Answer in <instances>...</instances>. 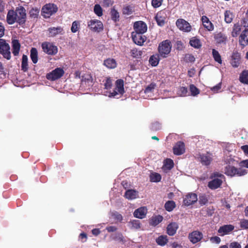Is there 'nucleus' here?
<instances>
[{
    "label": "nucleus",
    "instance_id": "nucleus-1",
    "mask_svg": "<svg viewBox=\"0 0 248 248\" xmlns=\"http://www.w3.org/2000/svg\"><path fill=\"white\" fill-rule=\"evenodd\" d=\"M27 15L25 8L20 6L16 10H9L6 16V21L9 25L17 22L20 25H24L26 21Z\"/></svg>",
    "mask_w": 248,
    "mask_h": 248
},
{
    "label": "nucleus",
    "instance_id": "nucleus-2",
    "mask_svg": "<svg viewBox=\"0 0 248 248\" xmlns=\"http://www.w3.org/2000/svg\"><path fill=\"white\" fill-rule=\"evenodd\" d=\"M171 43L170 40H165L159 43L158 51L160 57L167 58L170 53L171 49Z\"/></svg>",
    "mask_w": 248,
    "mask_h": 248
},
{
    "label": "nucleus",
    "instance_id": "nucleus-3",
    "mask_svg": "<svg viewBox=\"0 0 248 248\" xmlns=\"http://www.w3.org/2000/svg\"><path fill=\"white\" fill-rule=\"evenodd\" d=\"M223 174L218 172H214L211 176L210 178L212 180L208 183V187L212 189H216L220 187L222 184V180L219 178L223 177Z\"/></svg>",
    "mask_w": 248,
    "mask_h": 248
},
{
    "label": "nucleus",
    "instance_id": "nucleus-4",
    "mask_svg": "<svg viewBox=\"0 0 248 248\" xmlns=\"http://www.w3.org/2000/svg\"><path fill=\"white\" fill-rule=\"evenodd\" d=\"M225 173L228 176L231 177L237 175L238 176H241L246 175L248 173V170L243 169H237L234 166L231 165H227L225 168Z\"/></svg>",
    "mask_w": 248,
    "mask_h": 248
},
{
    "label": "nucleus",
    "instance_id": "nucleus-5",
    "mask_svg": "<svg viewBox=\"0 0 248 248\" xmlns=\"http://www.w3.org/2000/svg\"><path fill=\"white\" fill-rule=\"evenodd\" d=\"M58 11L57 6L53 3H47L43 6L42 8V15L46 17H49Z\"/></svg>",
    "mask_w": 248,
    "mask_h": 248
},
{
    "label": "nucleus",
    "instance_id": "nucleus-6",
    "mask_svg": "<svg viewBox=\"0 0 248 248\" xmlns=\"http://www.w3.org/2000/svg\"><path fill=\"white\" fill-rule=\"evenodd\" d=\"M0 54L8 60L11 59L10 46L6 41L2 39H0Z\"/></svg>",
    "mask_w": 248,
    "mask_h": 248
},
{
    "label": "nucleus",
    "instance_id": "nucleus-7",
    "mask_svg": "<svg viewBox=\"0 0 248 248\" xmlns=\"http://www.w3.org/2000/svg\"><path fill=\"white\" fill-rule=\"evenodd\" d=\"M64 71L62 68L58 67L46 75V78L50 81H55L62 77Z\"/></svg>",
    "mask_w": 248,
    "mask_h": 248
},
{
    "label": "nucleus",
    "instance_id": "nucleus-8",
    "mask_svg": "<svg viewBox=\"0 0 248 248\" xmlns=\"http://www.w3.org/2000/svg\"><path fill=\"white\" fill-rule=\"evenodd\" d=\"M41 47L43 51L49 55H55L58 52L57 47L50 42H45L42 43Z\"/></svg>",
    "mask_w": 248,
    "mask_h": 248
},
{
    "label": "nucleus",
    "instance_id": "nucleus-9",
    "mask_svg": "<svg viewBox=\"0 0 248 248\" xmlns=\"http://www.w3.org/2000/svg\"><path fill=\"white\" fill-rule=\"evenodd\" d=\"M88 27L90 30L95 32H100L103 29L102 22L97 19H91L88 22Z\"/></svg>",
    "mask_w": 248,
    "mask_h": 248
},
{
    "label": "nucleus",
    "instance_id": "nucleus-10",
    "mask_svg": "<svg viewBox=\"0 0 248 248\" xmlns=\"http://www.w3.org/2000/svg\"><path fill=\"white\" fill-rule=\"evenodd\" d=\"M176 25L180 30L184 32H190L192 29L190 24L182 18H179L176 20Z\"/></svg>",
    "mask_w": 248,
    "mask_h": 248
},
{
    "label": "nucleus",
    "instance_id": "nucleus-11",
    "mask_svg": "<svg viewBox=\"0 0 248 248\" xmlns=\"http://www.w3.org/2000/svg\"><path fill=\"white\" fill-rule=\"evenodd\" d=\"M134 31L132 32L144 34L147 30L146 24L142 21H138L134 23L133 25Z\"/></svg>",
    "mask_w": 248,
    "mask_h": 248
},
{
    "label": "nucleus",
    "instance_id": "nucleus-12",
    "mask_svg": "<svg viewBox=\"0 0 248 248\" xmlns=\"http://www.w3.org/2000/svg\"><path fill=\"white\" fill-rule=\"evenodd\" d=\"M131 37L133 42L137 45L142 46L146 41L147 38L143 33L132 32Z\"/></svg>",
    "mask_w": 248,
    "mask_h": 248
},
{
    "label": "nucleus",
    "instance_id": "nucleus-13",
    "mask_svg": "<svg viewBox=\"0 0 248 248\" xmlns=\"http://www.w3.org/2000/svg\"><path fill=\"white\" fill-rule=\"evenodd\" d=\"M189 241L193 244L200 242L203 238L202 233L199 231H194L189 233L188 236Z\"/></svg>",
    "mask_w": 248,
    "mask_h": 248
},
{
    "label": "nucleus",
    "instance_id": "nucleus-14",
    "mask_svg": "<svg viewBox=\"0 0 248 248\" xmlns=\"http://www.w3.org/2000/svg\"><path fill=\"white\" fill-rule=\"evenodd\" d=\"M200 162L202 165L209 166L213 160V155L210 152L200 155Z\"/></svg>",
    "mask_w": 248,
    "mask_h": 248
},
{
    "label": "nucleus",
    "instance_id": "nucleus-15",
    "mask_svg": "<svg viewBox=\"0 0 248 248\" xmlns=\"http://www.w3.org/2000/svg\"><path fill=\"white\" fill-rule=\"evenodd\" d=\"M173 153L175 155H180L185 152V143L181 141L177 142L173 147Z\"/></svg>",
    "mask_w": 248,
    "mask_h": 248
},
{
    "label": "nucleus",
    "instance_id": "nucleus-16",
    "mask_svg": "<svg viewBox=\"0 0 248 248\" xmlns=\"http://www.w3.org/2000/svg\"><path fill=\"white\" fill-rule=\"evenodd\" d=\"M197 195L195 193H189L186 195L184 199V204L186 206H189L194 203L197 201Z\"/></svg>",
    "mask_w": 248,
    "mask_h": 248
},
{
    "label": "nucleus",
    "instance_id": "nucleus-17",
    "mask_svg": "<svg viewBox=\"0 0 248 248\" xmlns=\"http://www.w3.org/2000/svg\"><path fill=\"white\" fill-rule=\"evenodd\" d=\"M49 37H54L58 34H63V29L62 27L59 26L57 27H50L47 30Z\"/></svg>",
    "mask_w": 248,
    "mask_h": 248
},
{
    "label": "nucleus",
    "instance_id": "nucleus-18",
    "mask_svg": "<svg viewBox=\"0 0 248 248\" xmlns=\"http://www.w3.org/2000/svg\"><path fill=\"white\" fill-rule=\"evenodd\" d=\"M240 55L236 51L232 52L231 56V63L233 67H238L240 64Z\"/></svg>",
    "mask_w": 248,
    "mask_h": 248
},
{
    "label": "nucleus",
    "instance_id": "nucleus-19",
    "mask_svg": "<svg viewBox=\"0 0 248 248\" xmlns=\"http://www.w3.org/2000/svg\"><path fill=\"white\" fill-rule=\"evenodd\" d=\"M214 39L217 44L226 45L227 41V36L225 34L220 32L215 34Z\"/></svg>",
    "mask_w": 248,
    "mask_h": 248
},
{
    "label": "nucleus",
    "instance_id": "nucleus-20",
    "mask_svg": "<svg viewBox=\"0 0 248 248\" xmlns=\"http://www.w3.org/2000/svg\"><path fill=\"white\" fill-rule=\"evenodd\" d=\"M239 44L244 47L248 45V30L243 31L239 37Z\"/></svg>",
    "mask_w": 248,
    "mask_h": 248
},
{
    "label": "nucleus",
    "instance_id": "nucleus-21",
    "mask_svg": "<svg viewBox=\"0 0 248 248\" xmlns=\"http://www.w3.org/2000/svg\"><path fill=\"white\" fill-rule=\"evenodd\" d=\"M234 228V227L232 225H224L219 228L218 232L221 234V235H224L232 231Z\"/></svg>",
    "mask_w": 248,
    "mask_h": 248
},
{
    "label": "nucleus",
    "instance_id": "nucleus-22",
    "mask_svg": "<svg viewBox=\"0 0 248 248\" xmlns=\"http://www.w3.org/2000/svg\"><path fill=\"white\" fill-rule=\"evenodd\" d=\"M178 228V225L176 222L170 223L167 227V232L170 236L174 235Z\"/></svg>",
    "mask_w": 248,
    "mask_h": 248
},
{
    "label": "nucleus",
    "instance_id": "nucleus-23",
    "mask_svg": "<svg viewBox=\"0 0 248 248\" xmlns=\"http://www.w3.org/2000/svg\"><path fill=\"white\" fill-rule=\"evenodd\" d=\"M147 209L144 207H140L134 211L133 215L135 217L142 219L146 215Z\"/></svg>",
    "mask_w": 248,
    "mask_h": 248
},
{
    "label": "nucleus",
    "instance_id": "nucleus-24",
    "mask_svg": "<svg viewBox=\"0 0 248 248\" xmlns=\"http://www.w3.org/2000/svg\"><path fill=\"white\" fill-rule=\"evenodd\" d=\"M12 53L15 56L19 54L20 49V44L17 39L13 40L12 41Z\"/></svg>",
    "mask_w": 248,
    "mask_h": 248
},
{
    "label": "nucleus",
    "instance_id": "nucleus-25",
    "mask_svg": "<svg viewBox=\"0 0 248 248\" xmlns=\"http://www.w3.org/2000/svg\"><path fill=\"white\" fill-rule=\"evenodd\" d=\"M103 64L109 69L115 68L117 66V62L113 58H108L104 61Z\"/></svg>",
    "mask_w": 248,
    "mask_h": 248
},
{
    "label": "nucleus",
    "instance_id": "nucleus-26",
    "mask_svg": "<svg viewBox=\"0 0 248 248\" xmlns=\"http://www.w3.org/2000/svg\"><path fill=\"white\" fill-rule=\"evenodd\" d=\"M163 13L159 12L156 14L155 16V20L157 24L159 26H163L165 25L166 17L163 16Z\"/></svg>",
    "mask_w": 248,
    "mask_h": 248
},
{
    "label": "nucleus",
    "instance_id": "nucleus-27",
    "mask_svg": "<svg viewBox=\"0 0 248 248\" xmlns=\"http://www.w3.org/2000/svg\"><path fill=\"white\" fill-rule=\"evenodd\" d=\"M110 15L111 19L114 22H117L120 20V14L115 7L111 8Z\"/></svg>",
    "mask_w": 248,
    "mask_h": 248
},
{
    "label": "nucleus",
    "instance_id": "nucleus-28",
    "mask_svg": "<svg viewBox=\"0 0 248 248\" xmlns=\"http://www.w3.org/2000/svg\"><path fill=\"white\" fill-rule=\"evenodd\" d=\"M138 193V191L135 190L128 189L125 191L124 197L128 200L134 199L137 198Z\"/></svg>",
    "mask_w": 248,
    "mask_h": 248
},
{
    "label": "nucleus",
    "instance_id": "nucleus-29",
    "mask_svg": "<svg viewBox=\"0 0 248 248\" xmlns=\"http://www.w3.org/2000/svg\"><path fill=\"white\" fill-rule=\"evenodd\" d=\"M30 53V57L32 62L36 64L38 61V54L37 49L35 47H32Z\"/></svg>",
    "mask_w": 248,
    "mask_h": 248
},
{
    "label": "nucleus",
    "instance_id": "nucleus-30",
    "mask_svg": "<svg viewBox=\"0 0 248 248\" xmlns=\"http://www.w3.org/2000/svg\"><path fill=\"white\" fill-rule=\"evenodd\" d=\"M163 220L162 216L160 215L153 217L150 220L149 224L153 226H156Z\"/></svg>",
    "mask_w": 248,
    "mask_h": 248
},
{
    "label": "nucleus",
    "instance_id": "nucleus-31",
    "mask_svg": "<svg viewBox=\"0 0 248 248\" xmlns=\"http://www.w3.org/2000/svg\"><path fill=\"white\" fill-rule=\"evenodd\" d=\"M124 85L123 79H120L116 81V87L115 88L120 94H123L124 92Z\"/></svg>",
    "mask_w": 248,
    "mask_h": 248
},
{
    "label": "nucleus",
    "instance_id": "nucleus-32",
    "mask_svg": "<svg viewBox=\"0 0 248 248\" xmlns=\"http://www.w3.org/2000/svg\"><path fill=\"white\" fill-rule=\"evenodd\" d=\"M155 242L158 245L164 246L168 242V237L167 235H160L156 239Z\"/></svg>",
    "mask_w": 248,
    "mask_h": 248
},
{
    "label": "nucleus",
    "instance_id": "nucleus-33",
    "mask_svg": "<svg viewBox=\"0 0 248 248\" xmlns=\"http://www.w3.org/2000/svg\"><path fill=\"white\" fill-rule=\"evenodd\" d=\"M174 166V163L173 160L170 158L166 159L164 162L162 169L164 170H170Z\"/></svg>",
    "mask_w": 248,
    "mask_h": 248
},
{
    "label": "nucleus",
    "instance_id": "nucleus-34",
    "mask_svg": "<svg viewBox=\"0 0 248 248\" xmlns=\"http://www.w3.org/2000/svg\"><path fill=\"white\" fill-rule=\"evenodd\" d=\"M239 80L242 83L248 84V70H244L240 74Z\"/></svg>",
    "mask_w": 248,
    "mask_h": 248
},
{
    "label": "nucleus",
    "instance_id": "nucleus-35",
    "mask_svg": "<svg viewBox=\"0 0 248 248\" xmlns=\"http://www.w3.org/2000/svg\"><path fill=\"white\" fill-rule=\"evenodd\" d=\"M28 57L26 55H23L22 58L21 70L24 72H27L28 70Z\"/></svg>",
    "mask_w": 248,
    "mask_h": 248
},
{
    "label": "nucleus",
    "instance_id": "nucleus-36",
    "mask_svg": "<svg viewBox=\"0 0 248 248\" xmlns=\"http://www.w3.org/2000/svg\"><path fill=\"white\" fill-rule=\"evenodd\" d=\"M134 8L129 5H124L122 9V13L124 15H130L134 12Z\"/></svg>",
    "mask_w": 248,
    "mask_h": 248
},
{
    "label": "nucleus",
    "instance_id": "nucleus-37",
    "mask_svg": "<svg viewBox=\"0 0 248 248\" xmlns=\"http://www.w3.org/2000/svg\"><path fill=\"white\" fill-rule=\"evenodd\" d=\"M191 46L196 48H199L202 46V44L200 39L196 37L192 38L189 41Z\"/></svg>",
    "mask_w": 248,
    "mask_h": 248
},
{
    "label": "nucleus",
    "instance_id": "nucleus-38",
    "mask_svg": "<svg viewBox=\"0 0 248 248\" xmlns=\"http://www.w3.org/2000/svg\"><path fill=\"white\" fill-rule=\"evenodd\" d=\"M128 225L132 229H139L141 227L140 221L139 220L134 219L130 220L128 222Z\"/></svg>",
    "mask_w": 248,
    "mask_h": 248
},
{
    "label": "nucleus",
    "instance_id": "nucleus-39",
    "mask_svg": "<svg viewBox=\"0 0 248 248\" xmlns=\"http://www.w3.org/2000/svg\"><path fill=\"white\" fill-rule=\"evenodd\" d=\"M175 207V202L173 201H167L164 205L165 209L168 212L172 211Z\"/></svg>",
    "mask_w": 248,
    "mask_h": 248
},
{
    "label": "nucleus",
    "instance_id": "nucleus-40",
    "mask_svg": "<svg viewBox=\"0 0 248 248\" xmlns=\"http://www.w3.org/2000/svg\"><path fill=\"white\" fill-rule=\"evenodd\" d=\"M160 57L159 55H152L149 59V62L153 66H156L158 65Z\"/></svg>",
    "mask_w": 248,
    "mask_h": 248
},
{
    "label": "nucleus",
    "instance_id": "nucleus-41",
    "mask_svg": "<svg viewBox=\"0 0 248 248\" xmlns=\"http://www.w3.org/2000/svg\"><path fill=\"white\" fill-rule=\"evenodd\" d=\"M142 54V52L135 48L131 50L130 55L133 58L140 59Z\"/></svg>",
    "mask_w": 248,
    "mask_h": 248
},
{
    "label": "nucleus",
    "instance_id": "nucleus-42",
    "mask_svg": "<svg viewBox=\"0 0 248 248\" xmlns=\"http://www.w3.org/2000/svg\"><path fill=\"white\" fill-rule=\"evenodd\" d=\"M241 31V26L239 23L234 24L232 32L233 37H236Z\"/></svg>",
    "mask_w": 248,
    "mask_h": 248
},
{
    "label": "nucleus",
    "instance_id": "nucleus-43",
    "mask_svg": "<svg viewBox=\"0 0 248 248\" xmlns=\"http://www.w3.org/2000/svg\"><path fill=\"white\" fill-rule=\"evenodd\" d=\"M212 55H213V57L214 58V60L217 62L218 63L221 64L222 63V59H221V56L220 55V54L219 53V52L216 50L215 49H212Z\"/></svg>",
    "mask_w": 248,
    "mask_h": 248
},
{
    "label": "nucleus",
    "instance_id": "nucleus-44",
    "mask_svg": "<svg viewBox=\"0 0 248 248\" xmlns=\"http://www.w3.org/2000/svg\"><path fill=\"white\" fill-rule=\"evenodd\" d=\"M233 17V14L230 11H226L224 13V20L227 23L232 22Z\"/></svg>",
    "mask_w": 248,
    "mask_h": 248
},
{
    "label": "nucleus",
    "instance_id": "nucleus-45",
    "mask_svg": "<svg viewBox=\"0 0 248 248\" xmlns=\"http://www.w3.org/2000/svg\"><path fill=\"white\" fill-rule=\"evenodd\" d=\"M40 10L39 9L37 8H32L29 12L30 16L31 18H37Z\"/></svg>",
    "mask_w": 248,
    "mask_h": 248
},
{
    "label": "nucleus",
    "instance_id": "nucleus-46",
    "mask_svg": "<svg viewBox=\"0 0 248 248\" xmlns=\"http://www.w3.org/2000/svg\"><path fill=\"white\" fill-rule=\"evenodd\" d=\"M156 86V83L154 82H152L149 85H148L145 89L144 90V93H151L154 92V89Z\"/></svg>",
    "mask_w": 248,
    "mask_h": 248
},
{
    "label": "nucleus",
    "instance_id": "nucleus-47",
    "mask_svg": "<svg viewBox=\"0 0 248 248\" xmlns=\"http://www.w3.org/2000/svg\"><path fill=\"white\" fill-rule=\"evenodd\" d=\"M93 11L94 13L98 16H101L103 15V9L98 4L94 5Z\"/></svg>",
    "mask_w": 248,
    "mask_h": 248
},
{
    "label": "nucleus",
    "instance_id": "nucleus-48",
    "mask_svg": "<svg viewBox=\"0 0 248 248\" xmlns=\"http://www.w3.org/2000/svg\"><path fill=\"white\" fill-rule=\"evenodd\" d=\"M161 179V176L160 174L158 173H153L150 176V180L153 182H158L160 181Z\"/></svg>",
    "mask_w": 248,
    "mask_h": 248
},
{
    "label": "nucleus",
    "instance_id": "nucleus-49",
    "mask_svg": "<svg viewBox=\"0 0 248 248\" xmlns=\"http://www.w3.org/2000/svg\"><path fill=\"white\" fill-rule=\"evenodd\" d=\"M187 93V89L185 87H180L177 90V93L180 96H186Z\"/></svg>",
    "mask_w": 248,
    "mask_h": 248
},
{
    "label": "nucleus",
    "instance_id": "nucleus-50",
    "mask_svg": "<svg viewBox=\"0 0 248 248\" xmlns=\"http://www.w3.org/2000/svg\"><path fill=\"white\" fill-rule=\"evenodd\" d=\"M80 22L79 21H75L72 23L71 28V31L73 33H76L79 29Z\"/></svg>",
    "mask_w": 248,
    "mask_h": 248
},
{
    "label": "nucleus",
    "instance_id": "nucleus-51",
    "mask_svg": "<svg viewBox=\"0 0 248 248\" xmlns=\"http://www.w3.org/2000/svg\"><path fill=\"white\" fill-rule=\"evenodd\" d=\"M113 239L118 241L120 242H122L123 243H124L126 242L124 236L122 233L120 232L116 233L113 237Z\"/></svg>",
    "mask_w": 248,
    "mask_h": 248
},
{
    "label": "nucleus",
    "instance_id": "nucleus-52",
    "mask_svg": "<svg viewBox=\"0 0 248 248\" xmlns=\"http://www.w3.org/2000/svg\"><path fill=\"white\" fill-rule=\"evenodd\" d=\"M184 60L186 62H194L195 61L194 56L190 54H186L184 58Z\"/></svg>",
    "mask_w": 248,
    "mask_h": 248
},
{
    "label": "nucleus",
    "instance_id": "nucleus-53",
    "mask_svg": "<svg viewBox=\"0 0 248 248\" xmlns=\"http://www.w3.org/2000/svg\"><path fill=\"white\" fill-rule=\"evenodd\" d=\"M189 90L191 95L193 96H196L200 93L199 90L193 84L190 85Z\"/></svg>",
    "mask_w": 248,
    "mask_h": 248
},
{
    "label": "nucleus",
    "instance_id": "nucleus-54",
    "mask_svg": "<svg viewBox=\"0 0 248 248\" xmlns=\"http://www.w3.org/2000/svg\"><path fill=\"white\" fill-rule=\"evenodd\" d=\"M111 216L114 219V220L120 222H121L123 218L122 215L116 211L112 212L111 214Z\"/></svg>",
    "mask_w": 248,
    "mask_h": 248
},
{
    "label": "nucleus",
    "instance_id": "nucleus-55",
    "mask_svg": "<svg viewBox=\"0 0 248 248\" xmlns=\"http://www.w3.org/2000/svg\"><path fill=\"white\" fill-rule=\"evenodd\" d=\"M161 129V125L158 122H155L152 124L150 126V130L152 131H156Z\"/></svg>",
    "mask_w": 248,
    "mask_h": 248
},
{
    "label": "nucleus",
    "instance_id": "nucleus-56",
    "mask_svg": "<svg viewBox=\"0 0 248 248\" xmlns=\"http://www.w3.org/2000/svg\"><path fill=\"white\" fill-rule=\"evenodd\" d=\"M93 80V77L91 76V75L90 74H85L82 76V79H81L82 81L92 82Z\"/></svg>",
    "mask_w": 248,
    "mask_h": 248
},
{
    "label": "nucleus",
    "instance_id": "nucleus-57",
    "mask_svg": "<svg viewBox=\"0 0 248 248\" xmlns=\"http://www.w3.org/2000/svg\"><path fill=\"white\" fill-rule=\"evenodd\" d=\"M163 0H152V6L154 8H156L160 7L162 4Z\"/></svg>",
    "mask_w": 248,
    "mask_h": 248
},
{
    "label": "nucleus",
    "instance_id": "nucleus-58",
    "mask_svg": "<svg viewBox=\"0 0 248 248\" xmlns=\"http://www.w3.org/2000/svg\"><path fill=\"white\" fill-rule=\"evenodd\" d=\"M199 202L201 205H205L208 202V199L205 195L200 196Z\"/></svg>",
    "mask_w": 248,
    "mask_h": 248
},
{
    "label": "nucleus",
    "instance_id": "nucleus-59",
    "mask_svg": "<svg viewBox=\"0 0 248 248\" xmlns=\"http://www.w3.org/2000/svg\"><path fill=\"white\" fill-rule=\"evenodd\" d=\"M203 27L206 28L208 31H212L214 30V25L212 23L209 21L208 22L203 23Z\"/></svg>",
    "mask_w": 248,
    "mask_h": 248
},
{
    "label": "nucleus",
    "instance_id": "nucleus-60",
    "mask_svg": "<svg viewBox=\"0 0 248 248\" xmlns=\"http://www.w3.org/2000/svg\"><path fill=\"white\" fill-rule=\"evenodd\" d=\"M105 89L108 90L111 88L112 80L110 78H107L104 83Z\"/></svg>",
    "mask_w": 248,
    "mask_h": 248
},
{
    "label": "nucleus",
    "instance_id": "nucleus-61",
    "mask_svg": "<svg viewBox=\"0 0 248 248\" xmlns=\"http://www.w3.org/2000/svg\"><path fill=\"white\" fill-rule=\"evenodd\" d=\"M240 226L241 228L248 229V220L243 219L240 221Z\"/></svg>",
    "mask_w": 248,
    "mask_h": 248
},
{
    "label": "nucleus",
    "instance_id": "nucleus-62",
    "mask_svg": "<svg viewBox=\"0 0 248 248\" xmlns=\"http://www.w3.org/2000/svg\"><path fill=\"white\" fill-rule=\"evenodd\" d=\"M229 248H241V246L237 242H232L230 243Z\"/></svg>",
    "mask_w": 248,
    "mask_h": 248
},
{
    "label": "nucleus",
    "instance_id": "nucleus-63",
    "mask_svg": "<svg viewBox=\"0 0 248 248\" xmlns=\"http://www.w3.org/2000/svg\"><path fill=\"white\" fill-rule=\"evenodd\" d=\"M221 88V83H219L216 86L212 87L211 90L214 93H217Z\"/></svg>",
    "mask_w": 248,
    "mask_h": 248
},
{
    "label": "nucleus",
    "instance_id": "nucleus-64",
    "mask_svg": "<svg viewBox=\"0 0 248 248\" xmlns=\"http://www.w3.org/2000/svg\"><path fill=\"white\" fill-rule=\"evenodd\" d=\"M245 155L248 156V145H243L241 147Z\"/></svg>",
    "mask_w": 248,
    "mask_h": 248
}]
</instances>
